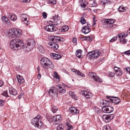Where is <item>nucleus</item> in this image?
<instances>
[{"label":"nucleus","mask_w":130,"mask_h":130,"mask_svg":"<svg viewBox=\"0 0 130 130\" xmlns=\"http://www.w3.org/2000/svg\"><path fill=\"white\" fill-rule=\"evenodd\" d=\"M10 47L14 50H20L24 48V44L21 40L15 39L10 42Z\"/></svg>","instance_id":"1"},{"label":"nucleus","mask_w":130,"mask_h":130,"mask_svg":"<svg viewBox=\"0 0 130 130\" xmlns=\"http://www.w3.org/2000/svg\"><path fill=\"white\" fill-rule=\"evenodd\" d=\"M40 63L42 67L45 69H47L49 68L53 69L54 68V64L52 62L51 60L46 57L41 58Z\"/></svg>","instance_id":"2"},{"label":"nucleus","mask_w":130,"mask_h":130,"mask_svg":"<svg viewBox=\"0 0 130 130\" xmlns=\"http://www.w3.org/2000/svg\"><path fill=\"white\" fill-rule=\"evenodd\" d=\"M35 44V43L34 40H29L27 41L25 45L26 50L28 52H30L33 49Z\"/></svg>","instance_id":"3"},{"label":"nucleus","mask_w":130,"mask_h":130,"mask_svg":"<svg viewBox=\"0 0 130 130\" xmlns=\"http://www.w3.org/2000/svg\"><path fill=\"white\" fill-rule=\"evenodd\" d=\"M32 124L35 127H39V126L42 125V122L41 121V117L40 115H38L32 120Z\"/></svg>","instance_id":"4"},{"label":"nucleus","mask_w":130,"mask_h":130,"mask_svg":"<svg viewBox=\"0 0 130 130\" xmlns=\"http://www.w3.org/2000/svg\"><path fill=\"white\" fill-rule=\"evenodd\" d=\"M21 19L24 24L26 26L29 24L30 22L28 21L29 17L26 14H23L20 16Z\"/></svg>","instance_id":"5"},{"label":"nucleus","mask_w":130,"mask_h":130,"mask_svg":"<svg viewBox=\"0 0 130 130\" xmlns=\"http://www.w3.org/2000/svg\"><path fill=\"white\" fill-rule=\"evenodd\" d=\"M106 98L109 100L110 102L113 103L114 105L118 104L120 102V99L117 97L107 96Z\"/></svg>","instance_id":"6"},{"label":"nucleus","mask_w":130,"mask_h":130,"mask_svg":"<svg viewBox=\"0 0 130 130\" xmlns=\"http://www.w3.org/2000/svg\"><path fill=\"white\" fill-rule=\"evenodd\" d=\"M102 110L105 113H109L113 111V109L112 106L105 105L102 108Z\"/></svg>","instance_id":"7"},{"label":"nucleus","mask_w":130,"mask_h":130,"mask_svg":"<svg viewBox=\"0 0 130 130\" xmlns=\"http://www.w3.org/2000/svg\"><path fill=\"white\" fill-rule=\"evenodd\" d=\"M52 19L53 20V21L51 20H50V21L54 23V24H53V25H57L60 23L61 22L59 21L60 17L58 16V15H55L54 16H53Z\"/></svg>","instance_id":"8"},{"label":"nucleus","mask_w":130,"mask_h":130,"mask_svg":"<svg viewBox=\"0 0 130 130\" xmlns=\"http://www.w3.org/2000/svg\"><path fill=\"white\" fill-rule=\"evenodd\" d=\"M90 76L94 80L98 82H102L101 79L98 76H97L96 74L94 72H91L89 73Z\"/></svg>","instance_id":"9"},{"label":"nucleus","mask_w":130,"mask_h":130,"mask_svg":"<svg viewBox=\"0 0 130 130\" xmlns=\"http://www.w3.org/2000/svg\"><path fill=\"white\" fill-rule=\"evenodd\" d=\"M45 30L49 32L54 31L57 30V28L54 26L48 25L45 27Z\"/></svg>","instance_id":"10"},{"label":"nucleus","mask_w":130,"mask_h":130,"mask_svg":"<svg viewBox=\"0 0 130 130\" xmlns=\"http://www.w3.org/2000/svg\"><path fill=\"white\" fill-rule=\"evenodd\" d=\"M61 116L60 115H58L53 117V120L55 123V124H57L59 123L61 119Z\"/></svg>","instance_id":"11"},{"label":"nucleus","mask_w":130,"mask_h":130,"mask_svg":"<svg viewBox=\"0 0 130 130\" xmlns=\"http://www.w3.org/2000/svg\"><path fill=\"white\" fill-rule=\"evenodd\" d=\"M7 15L8 17L12 21H15L17 19V16L14 14L10 12H8Z\"/></svg>","instance_id":"12"},{"label":"nucleus","mask_w":130,"mask_h":130,"mask_svg":"<svg viewBox=\"0 0 130 130\" xmlns=\"http://www.w3.org/2000/svg\"><path fill=\"white\" fill-rule=\"evenodd\" d=\"M114 70L115 71V73L117 75L119 76L122 75V72L120 68L115 66L114 67Z\"/></svg>","instance_id":"13"},{"label":"nucleus","mask_w":130,"mask_h":130,"mask_svg":"<svg viewBox=\"0 0 130 130\" xmlns=\"http://www.w3.org/2000/svg\"><path fill=\"white\" fill-rule=\"evenodd\" d=\"M62 85H57L56 86V89H57L59 93H63L66 92V90L65 88L62 87Z\"/></svg>","instance_id":"14"},{"label":"nucleus","mask_w":130,"mask_h":130,"mask_svg":"<svg viewBox=\"0 0 130 130\" xmlns=\"http://www.w3.org/2000/svg\"><path fill=\"white\" fill-rule=\"evenodd\" d=\"M92 59H96L99 56L100 54V53L99 51L95 50L92 51Z\"/></svg>","instance_id":"15"},{"label":"nucleus","mask_w":130,"mask_h":130,"mask_svg":"<svg viewBox=\"0 0 130 130\" xmlns=\"http://www.w3.org/2000/svg\"><path fill=\"white\" fill-rule=\"evenodd\" d=\"M2 21L8 25H10L11 24L10 21L6 16H3L2 18Z\"/></svg>","instance_id":"16"},{"label":"nucleus","mask_w":130,"mask_h":130,"mask_svg":"<svg viewBox=\"0 0 130 130\" xmlns=\"http://www.w3.org/2000/svg\"><path fill=\"white\" fill-rule=\"evenodd\" d=\"M56 88H54L53 87H52L48 91L49 94L52 96H53L55 94H56Z\"/></svg>","instance_id":"17"},{"label":"nucleus","mask_w":130,"mask_h":130,"mask_svg":"<svg viewBox=\"0 0 130 130\" xmlns=\"http://www.w3.org/2000/svg\"><path fill=\"white\" fill-rule=\"evenodd\" d=\"M17 77L18 82L20 84H22L24 82V79L20 75H17Z\"/></svg>","instance_id":"18"},{"label":"nucleus","mask_w":130,"mask_h":130,"mask_svg":"<svg viewBox=\"0 0 130 130\" xmlns=\"http://www.w3.org/2000/svg\"><path fill=\"white\" fill-rule=\"evenodd\" d=\"M64 39L63 38L55 36L54 42H62L64 41Z\"/></svg>","instance_id":"19"},{"label":"nucleus","mask_w":130,"mask_h":130,"mask_svg":"<svg viewBox=\"0 0 130 130\" xmlns=\"http://www.w3.org/2000/svg\"><path fill=\"white\" fill-rule=\"evenodd\" d=\"M49 44L51 46V47L53 48L54 50H56L58 48L59 46L56 43H49Z\"/></svg>","instance_id":"20"},{"label":"nucleus","mask_w":130,"mask_h":130,"mask_svg":"<svg viewBox=\"0 0 130 130\" xmlns=\"http://www.w3.org/2000/svg\"><path fill=\"white\" fill-rule=\"evenodd\" d=\"M83 32L84 33L86 34L90 32L91 30L90 28L88 27L87 26H84L83 28Z\"/></svg>","instance_id":"21"},{"label":"nucleus","mask_w":130,"mask_h":130,"mask_svg":"<svg viewBox=\"0 0 130 130\" xmlns=\"http://www.w3.org/2000/svg\"><path fill=\"white\" fill-rule=\"evenodd\" d=\"M9 92L10 94L13 95H16L17 93V90L15 89L12 88L9 89Z\"/></svg>","instance_id":"22"},{"label":"nucleus","mask_w":130,"mask_h":130,"mask_svg":"<svg viewBox=\"0 0 130 130\" xmlns=\"http://www.w3.org/2000/svg\"><path fill=\"white\" fill-rule=\"evenodd\" d=\"M69 111L71 113H74L76 114H78L79 113L78 110L74 107H72L70 108Z\"/></svg>","instance_id":"23"},{"label":"nucleus","mask_w":130,"mask_h":130,"mask_svg":"<svg viewBox=\"0 0 130 130\" xmlns=\"http://www.w3.org/2000/svg\"><path fill=\"white\" fill-rule=\"evenodd\" d=\"M20 30H14L13 29V32L14 33V37H20L21 35V33L20 32Z\"/></svg>","instance_id":"24"},{"label":"nucleus","mask_w":130,"mask_h":130,"mask_svg":"<svg viewBox=\"0 0 130 130\" xmlns=\"http://www.w3.org/2000/svg\"><path fill=\"white\" fill-rule=\"evenodd\" d=\"M51 56H52L54 59H59L62 57L59 54H51Z\"/></svg>","instance_id":"25"},{"label":"nucleus","mask_w":130,"mask_h":130,"mask_svg":"<svg viewBox=\"0 0 130 130\" xmlns=\"http://www.w3.org/2000/svg\"><path fill=\"white\" fill-rule=\"evenodd\" d=\"M69 94L71 96L72 98L77 100L78 99V97L74 94V92L70 91Z\"/></svg>","instance_id":"26"},{"label":"nucleus","mask_w":130,"mask_h":130,"mask_svg":"<svg viewBox=\"0 0 130 130\" xmlns=\"http://www.w3.org/2000/svg\"><path fill=\"white\" fill-rule=\"evenodd\" d=\"M115 22V20L111 19H106L104 21L105 23L113 24Z\"/></svg>","instance_id":"27"},{"label":"nucleus","mask_w":130,"mask_h":130,"mask_svg":"<svg viewBox=\"0 0 130 130\" xmlns=\"http://www.w3.org/2000/svg\"><path fill=\"white\" fill-rule=\"evenodd\" d=\"M13 29H11L9 30L8 32V35L9 37L11 38L14 37Z\"/></svg>","instance_id":"28"},{"label":"nucleus","mask_w":130,"mask_h":130,"mask_svg":"<svg viewBox=\"0 0 130 130\" xmlns=\"http://www.w3.org/2000/svg\"><path fill=\"white\" fill-rule=\"evenodd\" d=\"M102 118L103 120L106 122L108 123L110 121L109 118L108 117V115H103Z\"/></svg>","instance_id":"29"},{"label":"nucleus","mask_w":130,"mask_h":130,"mask_svg":"<svg viewBox=\"0 0 130 130\" xmlns=\"http://www.w3.org/2000/svg\"><path fill=\"white\" fill-rule=\"evenodd\" d=\"M128 8L126 7H124L123 6H120L118 9V10L119 12H124L128 9Z\"/></svg>","instance_id":"30"},{"label":"nucleus","mask_w":130,"mask_h":130,"mask_svg":"<svg viewBox=\"0 0 130 130\" xmlns=\"http://www.w3.org/2000/svg\"><path fill=\"white\" fill-rule=\"evenodd\" d=\"M72 71L78 75L81 76L82 77L85 76V75L83 73L79 71H77L74 69H73Z\"/></svg>","instance_id":"31"},{"label":"nucleus","mask_w":130,"mask_h":130,"mask_svg":"<svg viewBox=\"0 0 130 130\" xmlns=\"http://www.w3.org/2000/svg\"><path fill=\"white\" fill-rule=\"evenodd\" d=\"M82 52L81 50H79L76 51V55L77 57L78 58L82 57L81 53Z\"/></svg>","instance_id":"32"},{"label":"nucleus","mask_w":130,"mask_h":130,"mask_svg":"<svg viewBox=\"0 0 130 130\" xmlns=\"http://www.w3.org/2000/svg\"><path fill=\"white\" fill-rule=\"evenodd\" d=\"M57 130H64V125L62 124H59L56 128Z\"/></svg>","instance_id":"33"},{"label":"nucleus","mask_w":130,"mask_h":130,"mask_svg":"<svg viewBox=\"0 0 130 130\" xmlns=\"http://www.w3.org/2000/svg\"><path fill=\"white\" fill-rule=\"evenodd\" d=\"M69 28L68 26H65L62 27L60 29V31L61 32H64L67 31L69 29Z\"/></svg>","instance_id":"34"},{"label":"nucleus","mask_w":130,"mask_h":130,"mask_svg":"<svg viewBox=\"0 0 130 130\" xmlns=\"http://www.w3.org/2000/svg\"><path fill=\"white\" fill-rule=\"evenodd\" d=\"M67 126V130H71L73 128V127L69 123H66Z\"/></svg>","instance_id":"35"},{"label":"nucleus","mask_w":130,"mask_h":130,"mask_svg":"<svg viewBox=\"0 0 130 130\" xmlns=\"http://www.w3.org/2000/svg\"><path fill=\"white\" fill-rule=\"evenodd\" d=\"M38 49L39 52L42 53H43L44 52V50L43 47L41 46L40 45L38 47Z\"/></svg>","instance_id":"36"},{"label":"nucleus","mask_w":130,"mask_h":130,"mask_svg":"<svg viewBox=\"0 0 130 130\" xmlns=\"http://www.w3.org/2000/svg\"><path fill=\"white\" fill-rule=\"evenodd\" d=\"M85 92L86 94L85 96L86 98L88 99L92 97V94L91 93L87 92Z\"/></svg>","instance_id":"37"},{"label":"nucleus","mask_w":130,"mask_h":130,"mask_svg":"<svg viewBox=\"0 0 130 130\" xmlns=\"http://www.w3.org/2000/svg\"><path fill=\"white\" fill-rule=\"evenodd\" d=\"M89 3L91 5V6L92 7H95L96 6L97 4L95 1H94V0L92 1H91L89 2Z\"/></svg>","instance_id":"38"},{"label":"nucleus","mask_w":130,"mask_h":130,"mask_svg":"<svg viewBox=\"0 0 130 130\" xmlns=\"http://www.w3.org/2000/svg\"><path fill=\"white\" fill-rule=\"evenodd\" d=\"M52 112L53 113H56L57 110H59V108H57L56 106H54L53 107L52 109Z\"/></svg>","instance_id":"39"},{"label":"nucleus","mask_w":130,"mask_h":130,"mask_svg":"<svg viewBox=\"0 0 130 130\" xmlns=\"http://www.w3.org/2000/svg\"><path fill=\"white\" fill-rule=\"evenodd\" d=\"M48 2L49 4L54 5L56 3V0H48Z\"/></svg>","instance_id":"40"},{"label":"nucleus","mask_w":130,"mask_h":130,"mask_svg":"<svg viewBox=\"0 0 130 130\" xmlns=\"http://www.w3.org/2000/svg\"><path fill=\"white\" fill-rule=\"evenodd\" d=\"M108 2V0H101L100 3L104 5L106 4V3H107Z\"/></svg>","instance_id":"41"},{"label":"nucleus","mask_w":130,"mask_h":130,"mask_svg":"<svg viewBox=\"0 0 130 130\" xmlns=\"http://www.w3.org/2000/svg\"><path fill=\"white\" fill-rule=\"evenodd\" d=\"M46 118L48 121L51 123L53 121V118L51 116H47Z\"/></svg>","instance_id":"42"},{"label":"nucleus","mask_w":130,"mask_h":130,"mask_svg":"<svg viewBox=\"0 0 130 130\" xmlns=\"http://www.w3.org/2000/svg\"><path fill=\"white\" fill-rule=\"evenodd\" d=\"M92 51L91 52H89L88 54L87 55V56L89 58L91 59L92 58Z\"/></svg>","instance_id":"43"},{"label":"nucleus","mask_w":130,"mask_h":130,"mask_svg":"<svg viewBox=\"0 0 130 130\" xmlns=\"http://www.w3.org/2000/svg\"><path fill=\"white\" fill-rule=\"evenodd\" d=\"M105 27H106L107 28H109V27H112L114 25L113 24H107L105 25Z\"/></svg>","instance_id":"44"},{"label":"nucleus","mask_w":130,"mask_h":130,"mask_svg":"<svg viewBox=\"0 0 130 130\" xmlns=\"http://www.w3.org/2000/svg\"><path fill=\"white\" fill-rule=\"evenodd\" d=\"M120 41L121 43L123 44L126 43L127 41L124 39L122 38V39H120Z\"/></svg>","instance_id":"45"},{"label":"nucleus","mask_w":130,"mask_h":130,"mask_svg":"<svg viewBox=\"0 0 130 130\" xmlns=\"http://www.w3.org/2000/svg\"><path fill=\"white\" fill-rule=\"evenodd\" d=\"M55 36H50L48 37V39L51 41H53L54 42V41Z\"/></svg>","instance_id":"46"},{"label":"nucleus","mask_w":130,"mask_h":130,"mask_svg":"<svg viewBox=\"0 0 130 130\" xmlns=\"http://www.w3.org/2000/svg\"><path fill=\"white\" fill-rule=\"evenodd\" d=\"M117 39V37H113L112 38V39H111L109 41V42H114Z\"/></svg>","instance_id":"47"},{"label":"nucleus","mask_w":130,"mask_h":130,"mask_svg":"<svg viewBox=\"0 0 130 130\" xmlns=\"http://www.w3.org/2000/svg\"><path fill=\"white\" fill-rule=\"evenodd\" d=\"M80 21L81 23L83 24H84L86 23V21L85 19H80Z\"/></svg>","instance_id":"48"},{"label":"nucleus","mask_w":130,"mask_h":130,"mask_svg":"<svg viewBox=\"0 0 130 130\" xmlns=\"http://www.w3.org/2000/svg\"><path fill=\"white\" fill-rule=\"evenodd\" d=\"M118 37L120 39H122L123 38V37H125L122 34H119L118 35Z\"/></svg>","instance_id":"49"},{"label":"nucleus","mask_w":130,"mask_h":130,"mask_svg":"<svg viewBox=\"0 0 130 130\" xmlns=\"http://www.w3.org/2000/svg\"><path fill=\"white\" fill-rule=\"evenodd\" d=\"M5 102L4 100L0 99V105L1 106H3Z\"/></svg>","instance_id":"50"},{"label":"nucleus","mask_w":130,"mask_h":130,"mask_svg":"<svg viewBox=\"0 0 130 130\" xmlns=\"http://www.w3.org/2000/svg\"><path fill=\"white\" fill-rule=\"evenodd\" d=\"M2 94L3 95L5 96H8L7 92V91H4L3 93H2Z\"/></svg>","instance_id":"51"},{"label":"nucleus","mask_w":130,"mask_h":130,"mask_svg":"<svg viewBox=\"0 0 130 130\" xmlns=\"http://www.w3.org/2000/svg\"><path fill=\"white\" fill-rule=\"evenodd\" d=\"M108 115V117L109 118V119H110V121L111 120H112L113 119L114 116V114H111L110 115Z\"/></svg>","instance_id":"52"},{"label":"nucleus","mask_w":130,"mask_h":130,"mask_svg":"<svg viewBox=\"0 0 130 130\" xmlns=\"http://www.w3.org/2000/svg\"><path fill=\"white\" fill-rule=\"evenodd\" d=\"M42 15L43 17V18L44 19H45L46 18L47 15L46 13L45 12H44L42 13Z\"/></svg>","instance_id":"53"},{"label":"nucleus","mask_w":130,"mask_h":130,"mask_svg":"<svg viewBox=\"0 0 130 130\" xmlns=\"http://www.w3.org/2000/svg\"><path fill=\"white\" fill-rule=\"evenodd\" d=\"M115 75V73L112 72H111L109 73V76L111 77H113Z\"/></svg>","instance_id":"54"},{"label":"nucleus","mask_w":130,"mask_h":130,"mask_svg":"<svg viewBox=\"0 0 130 130\" xmlns=\"http://www.w3.org/2000/svg\"><path fill=\"white\" fill-rule=\"evenodd\" d=\"M123 53L128 56L130 55V52L129 50L124 52Z\"/></svg>","instance_id":"55"},{"label":"nucleus","mask_w":130,"mask_h":130,"mask_svg":"<svg viewBox=\"0 0 130 130\" xmlns=\"http://www.w3.org/2000/svg\"><path fill=\"white\" fill-rule=\"evenodd\" d=\"M104 128H107V129H108V130H111L110 127L108 125L107 126H104Z\"/></svg>","instance_id":"56"},{"label":"nucleus","mask_w":130,"mask_h":130,"mask_svg":"<svg viewBox=\"0 0 130 130\" xmlns=\"http://www.w3.org/2000/svg\"><path fill=\"white\" fill-rule=\"evenodd\" d=\"M54 75L57 78H59V76L57 75V73L56 72L54 73Z\"/></svg>","instance_id":"57"},{"label":"nucleus","mask_w":130,"mask_h":130,"mask_svg":"<svg viewBox=\"0 0 130 130\" xmlns=\"http://www.w3.org/2000/svg\"><path fill=\"white\" fill-rule=\"evenodd\" d=\"M86 17V15L85 14H83L82 15V17L80 18V19H85Z\"/></svg>","instance_id":"58"},{"label":"nucleus","mask_w":130,"mask_h":130,"mask_svg":"<svg viewBox=\"0 0 130 130\" xmlns=\"http://www.w3.org/2000/svg\"><path fill=\"white\" fill-rule=\"evenodd\" d=\"M126 70L130 74V68H127L126 69Z\"/></svg>","instance_id":"59"},{"label":"nucleus","mask_w":130,"mask_h":130,"mask_svg":"<svg viewBox=\"0 0 130 130\" xmlns=\"http://www.w3.org/2000/svg\"><path fill=\"white\" fill-rule=\"evenodd\" d=\"M72 41L73 43H76L77 39L76 38H73L72 40Z\"/></svg>","instance_id":"60"},{"label":"nucleus","mask_w":130,"mask_h":130,"mask_svg":"<svg viewBox=\"0 0 130 130\" xmlns=\"http://www.w3.org/2000/svg\"><path fill=\"white\" fill-rule=\"evenodd\" d=\"M85 92H86V91H81L82 93L81 94L84 96H85L86 93Z\"/></svg>","instance_id":"61"},{"label":"nucleus","mask_w":130,"mask_h":130,"mask_svg":"<svg viewBox=\"0 0 130 130\" xmlns=\"http://www.w3.org/2000/svg\"><path fill=\"white\" fill-rule=\"evenodd\" d=\"M4 85V83L3 81L0 80V87Z\"/></svg>","instance_id":"62"},{"label":"nucleus","mask_w":130,"mask_h":130,"mask_svg":"<svg viewBox=\"0 0 130 130\" xmlns=\"http://www.w3.org/2000/svg\"><path fill=\"white\" fill-rule=\"evenodd\" d=\"M87 37H85L84 38H82L81 40H87Z\"/></svg>","instance_id":"63"},{"label":"nucleus","mask_w":130,"mask_h":130,"mask_svg":"<svg viewBox=\"0 0 130 130\" xmlns=\"http://www.w3.org/2000/svg\"><path fill=\"white\" fill-rule=\"evenodd\" d=\"M81 6L82 7H85L86 6V4L83 3V4H81Z\"/></svg>","instance_id":"64"}]
</instances>
